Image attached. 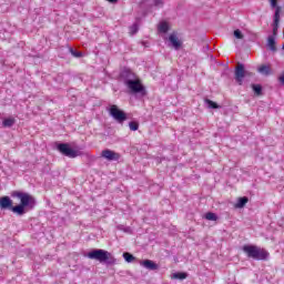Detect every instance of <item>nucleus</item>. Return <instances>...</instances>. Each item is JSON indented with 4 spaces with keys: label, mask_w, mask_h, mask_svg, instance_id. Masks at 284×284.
<instances>
[{
    "label": "nucleus",
    "mask_w": 284,
    "mask_h": 284,
    "mask_svg": "<svg viewBox=\"0 0 284 284\" xmlns=\"http://www.w3.org/2000/svg\"><path fill=\"white\" fill-rule=\"evenodd\" d=\"M101 156H102V159H105L106 161H119V159H121V154H119L110 149L103 150L101 152Z\"/></svg>",
    "instance_id": "9d476101"
},
{
    "label": "nucleus",
    "mask_w": 284,
    "mask_h": 284,
    "mask_svg": "<svg viewBox=\"0 0 284 284\" xmlns=\"http://www.w3.org/2000/svg\"><path fill=\"white\" fill-rule=\"evenodd\" d=\"M204 219L206 221H217L219 216H216V213L209 212L204 215Z\"/></svg>",
    "instance_id": "5701e85b"
},
{
    "label": "nucleus",
    "mask_w": 284,
    "mask_h": 284,
    "mask_svg": "<svg viewBox=\"0 0 284 284\" xmlns=\"http://www.w3.org/2000/svg\"><path fill=\"white\" fill-rule=\"evenodd\" d=\"M205 105L210 109V110H219V108H221L220 105L216 104V102L210 100V99H205L204 100Z\"/></svg>",
    "instance_id": "dca6fc26"
},
{
    "label": "nucleus",
    "mask_w": 284,
    "mask_h": 284,
    "mask_svg": "<svg viewBox=\"0 0 284 284\" xmlns=\"http://www.w3.org/2000/svg\"><path fill=\"white\" fill-rule=\"evenodd\" d=\"M129 128L131 132H136V130H139V122H135V121L129 122Z\"/></svg>",
    "instance_id": "a878e982"
},
{
    "label": "nucleus",
    "mask_w": 284,
    "mask_h": 284,
    "mask_svg": "<svg viewBox=\"0 0 284 284\" xmlns=\"http://www.w3.org/2000/svg\"><path fill=\"white\" fill-rule=\"evenodd\" d=\"M252 89L256 97H261V94H263V87L261 84H252Z\"/></svg>",
    "instance_id": "a211bd4d"
},
{
    "label": "nucleus",
    "mask_w": 284,
    "mask_h": 284,
    "mask_svg": "<svg viewBox=\"0 0 284 284\" xmlns=\"http://www.w3.org/2000/svg\"><path fill=\"white\" fill-rule=\"evenodd\" d=\"M233 34H234L235 39H243V37H244L243 32H241V30H239V29L235 30Z\"/></svg>",
    "instance_id": "cd10ccee"
},
{
    "label": "nucleus",
    "mask_w": 284,
    "mask_h": 284,
    "mask_svg": "<svg viewBox=\"0 0 284 284\" xmlns=\"http://www.w3.org/2000/svg\"><path fill=\"white\" fill-rule=\"evenodd\" d=\"M70 54L74 57L75 59H81L83 57V52L74 50L72 47L69 48Z\"/></svg>",
    "instance_id": "aec40b11"
},
{
    "label": "nucleus",
    "mask_w": 284,
    "mask_h": 284,
    "mask_svg": "<svg viewBox=\"0 0 284 284\" xmlns=\"http://www.w3.org/2000/svg\"><path fill=\"white\" fill-rule=\"evenodd\" d=\"M116 230H120L121 232H125L126 234H130V232H132V229H130V226H125L123 224H119L116 226Z\"/></svg>",
    "instance_id": "393cba45"
},
{
    "label": "nucleus",
    "mask_w": 284,
    "mask_h": 284,
    "mask_svg": "<svg viewBox=\"0 0 284 284\" xmlns=\"http://www.w3.org/2000/svg\"><path fill=\"white\" fill-rule=\"evenodd\" d=\"M2 125L3 128H12L14 125V118L4 119Z\"/></svg>",
    "instance_id": "412c9836"
},
{
    "label": "nucleus",
    "mask_w": 284,
    "mask_h": 284,
    "mask_svg": "<svg viewBox=\"0 0 284 284\" xmlns=\"http://www.w3.org/2000/svg\"><path fill=\"white\" fill-rule=\"evenodd\" d=\"M140 265L145 267V270H150L151 272L159 270V264L154 263L152 260H143L140 262Z\"/></svg>",
    "instance_id": "9b49d317"
},
{
    "label": "nucleus",
    "mask_w": 284,
    "mask_h": 284,
    "mask_svg": "<svg viewBox=\"0 0 284 284\" xmlns=\"http://www.w3.org/2000/svg\"><path fill=\"white\" fill-rule=\"evenodd\" d=\"M120 77L124 83V85H128L129 82L134 81L138 77L136 73L132 72L130 69H124L121 73Z\"/></svg>",
    "instance_id": "1a4fd4ad"
},
{
    "label": "nucleus",
    "mask_w": 284,
    "mask_h": 284,
    "mask_svg": "<svg viewBox=\"0 0 284 284\" xmlns=\"http://www.w3.org/2000/svg\"><path fill=\"white\" fill-rule=\"evenodd\" d=\"M267 48L271 52H276V38L274 36H270L267 38Z\"/></svg>",
    "instance_id": "ddd939ff"
},
{
    "label": "nucleus",
    "mask_w": 284,
    "mask_h": 284,
    "mask_svg": "<svg viewBox=\"0 0 284 284\" xmlns=\"http://www.w3.org/2000/svg\"><path fill=\"white\" fill-rule=\"evenodd\" d=\"M247 74H250V72H247L245 70V65L243 64H237V67L235 68V81L236 83H239V85H243V79H245V77H247Z\"/></svg>",
    "instance_id": "6e6552de"
},
{
    "label": "nucleus",
    "mask_w": 284,
    "mask_h": 284,
    "mask_svg": "<svg viewBox=\"0 0 284 284\" xmlns=\"http://www.w3.org/2000/svg\"><path fill=\"white\" fill-rule=\"evenodd\" d=\"M172 278L179 280V281H185L187 278V273H173Z\"/></svg>",
    "instance_id": "6ab92c4d"
},
{
    "label": "nucleus",
    "mask_w": 284,
    "mask_h": 284,
    "mask_svg": "<svg viewBox=\"0 0 284 284\" xmlns=\"http://www.w3.org/2000/svg\"><path fill=\"white\" fill-rule=\"evenodd\" d=\"M159 32H161L162 34H165L169 32L170 30V24H168V22L163 21L159 24L158 27Z\"/></svg>",
    "instance_id": "4468645a"
},
{
    "label": "nucleus",
    "mask_w": 284,
    "mask_h": 284,
    "mask_svg": "<svg viewBox=\"0 0 284 284\" xmlns=\"http://www.w3.org/2000/svg\"><path fill=\"white\" fill-rule=\"evenodd\" d=\"M283 50H284V45H283Z\"/></svg>",
    "instance_id": "c85d7f7f"
},
{
    "label": "nucleus",
    "mask_w": 284,
    "mask_h": 284,
    "mask_svg": "<svg viewBox=\"0 0 284 284\" xmlns=\"http://www.w3.org/2000/svg\"><path fill=\"white\" fill-rule=\"evenodd\" d=\"M123 258L126 261V263H132L136 260V257H134V255L131 253H123Z\"/></svg>",
    "instance_id": "b1692460"
},
{
    "label": "nucleus",
    "mask_w": 284,
    "mask_h": 284,
    "mask_svg": "<svg viewBox=\"0 0 284 284\" xmlns=\"http://www.w3.org/2000/svg\"><path fill=\"white\" fill-rule=\"evenodd\" d=\"M271 8L275 9L274 21H273V37L278 34V23L281 21V7L278 0H268Z\"/></svg>",
    "instance_id": "39448f33"
},
{
    "label": "nucleus",
    "mask_w": 284,
    "mask_h": 284,
    "mask_svg": "<svg viewBox=\"0 0 284 284\" xmlns=\"http://www.w3.org/2000/svg\"><path fill=\"white\" fill-rule=\"evenodd\" d=\"M258 72H261V74H265L267 77L271 73V69L268 65H262L258 68Z\"/></svg>",
    "instance_id": "4be33fe9"
},
{
    "label": "nucleus",
    "mask_w": 284,
    "mask_h": 284,
    "mask_svg": "<svg viewBox=\"0 0 284 284\" xmlns=\"http://www.w3.org/2000/svg\"><path fill=\"white\" fill-rule=\"evenodd\" d=\"M11 196L13 199H19L20 204L13 206L12 199H10L8 195H4L0 197V210H10V212L17 214V216H23L24 214H28L30 210H34L37 205V199H34V196L30 195L29 193L13 191Z\"/></svg>",
    "instance_id": "f257e3e1"
},
{
    "label": "nucleus",
    "mask_w": 284,
    "mask_h": 284,
    "mask_svg": "<svg viewBox=\"0 0 284 284\" xmlns=\"http://www.w3.org/2000/svg\"><path fill=\"white\" fill-rule=\"evenodd\" d=\"M250 199L247 196L239 197L237 203L235 204V207L242 209L244 205H247V202Z\"/></svg>",
    "instance_id": "2eb2a0df"
},
{
    "label": "nucleus",
    "mask_w": 284,
    "mask_h": 284,
    "mask_svg": "<svg viewBox=\"0 0 284 284\" xmlns=\"http://www.w3.org/2000/svg\"><path fill=\"white\" fill-rule=\"evenodd\" d=\"M149 6L155 7V8H163V0H146Z\"/></svg>",
    "instance_id": "f3484780"
},
{
    "label": "nucleus",
    "mask_w": 284,
    "mask_h": 284,
    "mask_svg": "<svg viewBox=\"0 0 284 284\" xmlns=\"http://www.w3.org/2000/svg\"><path fill=\"white\" fill-rule=\"evenodd\" d=\"M130 34L134 36L136 34V32H139V24L138 23H133L130 28Z\"/></svg>",
    "instance_id": "bb28decb"
},
{
    "label": "nucleus",
    "mask_w": 284,
    "mask_h": 284,
    "mask_svg": "<svg viewBox=\"0 0 284 284\" xmlns=\"http://www.w3.org/2000/svg\"><path fill=\"white\" fill-rule=\"evenodd\" d=\"M125 87L130 90L131 94H142V97H145V87L141 83L139 77L125 84Z\"/></svg>",
    "instance_id": "423d86ee"
},
{
    "label": "nucleus",
    "mask_w": 284,
    "mask_h": 284,
    "mask_svg": "<svg viewBox=\"0 0 284 284\" xmlns=\"http://www.w3.org/2000/svg\"><path fill=\"white\" fill-rule=\"evenodd\" d=\"M106 111L109 112L110 116L116 121V123H120V125H123L125 121H128V114L121 110L116 104H111L106 108Z\"/></svg>",
    "instance_id": "20e7f679"
},
{
    "label": "nucleus",
    "mask_w": 284,
    "mask_h": 284,
    "mask_svg": "<svg viewBox=\"0 0 284 284\" xmlns=\"http://www.w3.org/2000/svg\"><path fill=\"white\" fill-rule=\"evenodd\" d=\"M242 252H244L247 258H253V261H267L270 258V252L267 250L254 244L244 245Z\"/></svg>",
    "instance_id": "f03ea898"
},
{
    "label": "nucleus",
    "mask_w": 284,
    "mask_h": 284,
    "mask_svg": "<svg viewBox=\"0 0 284 284\" xmlns=\"http://www.w3.org/2000/svg\"><path fill=\"white\" fill-rule=\"evenodd\" d=\"M169 41L172 44V47L174 48V50L181 49L182 42H181V40H179V37H176V34L172 33L169 37Z\"/></svg>",
    "instance_id": "f8f14e48"
},
{
    "label": "nucleus",
    "mask_w": 284,
    "mask_h": 284,
    "mask_svg": "<svg viewBox=\"0 0 284 284\" xmlns=\"http://www.w3.org/2000/svg\"><path fill=\"white\" fill-rule=\"evenodd\" d=\"M57 150L58 152H61L63 156H68L69 159H77V156H81V153L74 149H71L69 143H58Z\"/></svg>",
    "instance_id": "0eeeda50"
},
{
    "label": "nucleus",
    "mask_w": 284,
    "mask_h": 284,
    "mask_svg": "<svg viewBox=\"0 0 284 284\" xmlns=\"http://www.w3.org/2000/svg\"><path fill=\"white\" fill-rule=\"evenodd\" d=\"M87 257L91 261H99V263H104L105 265H114L116 263V258H114V255L102 248L91 250L87 254Z\"/></svg>",
    "instance_id": "7ed1b4c3"
}]
</instances>
